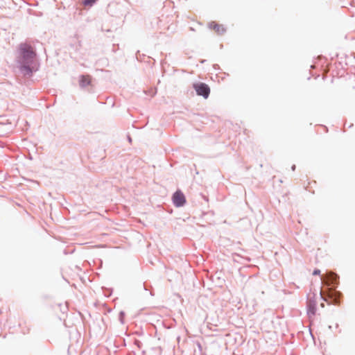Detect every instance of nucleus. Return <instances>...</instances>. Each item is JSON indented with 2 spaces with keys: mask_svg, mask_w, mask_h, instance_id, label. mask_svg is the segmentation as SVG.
Listing matches in <instances>:
<instances>
[{
  "mask_svg": "<svg viewBox=\"0 0 355 355\" xmlns=\"http://www.w3.org/2000/svg\"><path fill=\"white\" fill-rule=\"evenodd\" d=\"M92 78L89 76H82L80 79V85L82 87H85L90 85Z\"/></svg>",
  "mask_w": 355,
  "mask_h": 355,
  "instance_id": "obj_6",
  "label": "nucleus"
},
{
  "mask_svg": "<svg viewBox=\"0 0 355 355\" xmlns=\"http://www.w3.org/2000/svg\"><path fill=\"white\" fill-rule=\"evenodd\" d=\"M338 277L337 276L336 274L334 272H329L327 274L325 278L322 279V280L327 285L334 286L338 282Z\"/></svg>",
  "mask_w": 355,
  "mask_h": 355,
  "instance_id": "obj_4",
  "label": "nucleus"
},
{
  "mask_svg": "<svg viewBox=\"0 0 355 355\" xmlns=\"http://www.w3.org/2000/svg\"><path fill=\"white\" fill-rule=\"evenodd\" d=\"M209 28L214 30L217 34L223 35L225 33L226 29L223 25L211 21L209 24Z\"/></svg>",
  "mask_w": 355,
  "mask_h": 355,
  "instance_id": "obj_5",
  "label": "nucleus"
},
{
  "mask_svg": "<svg viewBox=\"0 0 355 355\" xmlns=\"http://www.w3.org/2000/svg\"><path fill=\"white\" fill-rule=\"evenodd\" d=\"M193 87L198 95L202 96L205 98H208L210 89L207 85L203 83L194 84Z\"/></svg>",
  "mask_w": 355,
  "mask_h": 355,
  "instance_id": "obj_2",
  "label": "nucleus"
},
{
  "mask_svg": "<svg viewBox=\"0 0 355 355\" xmlns=\"http://www.w3.org/2000/svg\"><path fill=\"white\" fill-rule=\"evenodd\" d=\"M292 168H293V170H295V166H293L292 167Z\"/></svg>",
  "mask_w": 355,
  "mask_h": 355,
  "instance_id": "obj_9",
  "label": "nucleus"
},
{
  "mask_svg": "<svg viewBox=\"0 0 355 355\" xmlns=\"http://www.w3.org/2000/svg\"><path fill=\"white\" fill-rule=\"evenodd\" d=\"M173 202L176 207L184 205L186 202L184 195L180 191H177L173 196Z\"/></svg>",
  "mask_w": 355,
  "mask_h": 355,
  "instance_id": "obj_3",
  "label": "nucleus"
},
{
  "mask_svg": "<svg viewBox=\"0 0 355 355\" xmlns=\"http://www.w3.org/2000/svg\"><path fill=\"white\" fill-rule=\"evenodd\" d=\"M96 0H85L83 1V4L85 6H92L93 3H94Z\"/></svg>",
  "mask_w": 355,
  "mask_h": 355,
  "instance_id": "obj_7",
  "label": "nucleus"
},
{
  "mask_svg": "<svg viewBox=\"0 0 355 355\" xmlns=\"http://www.w3.org/2000/svg\"><path fill=\"white\" fill-rule=\"evenodd\" d=\"M320 270H318V269H315L313 272V275H320Z\"/></svg>",
  "mask_w": 355,
  "mask_h": 355,
  "instance_id": "obj_8",
  "label": "nucleus"
},
{
  "mask_svg": "<svg viewBox=\"0 0 355 355\" xmlns=\"http://www.w3.org/2000/svg\"><path fill=\"white\" fill-rule=\"evenodd\" d=\"M20 51L23 58L26 62L32 60L35 55L33 48L28 44H21L20 45Z\"/></svg>",
  "mask_w": 355,
  "mask_h": 355,
  "instance_id": "obj_1",
  "label": "nucleus"
}]
</instances>
